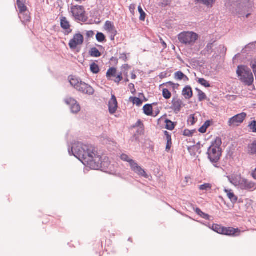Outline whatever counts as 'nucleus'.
Segmentation results:
<instances>
[{
    "label": "nucleus",
    "mask_w": 256,
    "mask_h": 256,
    "mask_svg": "<svg viewBox=\"0 0 256 256\" xmlns=\"http://www.w3.org/2000/svg\"><path fill=\"white\" fill-rule=\"evenodd\" d=\"M70 154H72L84 165L94 170H98L102 167V158L96 148L91 145L83 144L80 142L74 144L68 150Z\"/></svg>",
    "instance_id": "f257e3e1"
},
{
    "label": "nucleus",
    "mask_w": 256,
    "mask_h": 256,
    "mask_svg": "<svg viewBox=\"0 0 256 256\" xmlns=\"http://www.w3.org/2000/svg\"><path fill=\"white\" fill-rule=\"evenodd\" d=\"M222 140L220 138H216L211 146L208 148L207 154L210 162L216 168H219L217 164L222 156Z\"/></svg>",
    "instance_id": "f03ea898"
},
{
    "label": "nucleus",
    "mask_w": 256,
    "mask_h": 256,
    "mask_svg": "<svg viewBox=\"0 0 256 256\" xmlns=\"http://www.w3.org/2000/svg\"><path fill=\"white\" fill-rule=\"evenodd\" d=\"M69 81L72 86L84 94L91 96L94 93V90L90 85L82 82L75 76H69Z\"/></svg>",
    "instance_id": "7ed1b4c3"
},
{
    "label": "nucleus",
    "mask_w": 256,
    "mask_h": 256,
    "mask_svg": "<svg viewBox=\"0 0 256 256\" xmlns=\"http://www.w3.org/2000/svg\"><path fill=\"white\" fill-rule=\"evenodd\" d=\"M250 0H234L232 4V12L239 17L243 16L252 7Z\"/></svg>",
    "instance_id": "20e7f679"
},
{
    "label": "nucleus",
    "mask_w": 256,
    "mask_h": 256,
    "mask_svg": "<svg viewBox=\"0 0 256 256\" xmlns=\"http://www.w3.org/2000/svg\"><path fill=\"white\" fill-rule=\"evenodd\" d=\"M236 74L240 80L246 85L250 86L254 82V76L250 70L244 66L238 67Z\"/></svg>",
    "instance_id": "39448f33"
},
{
    "label": "nucleus",
    "mask_w": 256,
    "mask_h": 256,
    "mask_svg": "<svg viewBox=\"0 0 256 256\" xmlns=\"http://www.w3.org/2000/svg\"><path fill=\"white\" fill-rule=\"evenodd\" d=\"M180 42L186 46H192L198 38V35L193 32H184L178 36Z\"/></svg>",
    "instance_id": "423d86ee"
},
{
    "label": "nucleus",
    "mask_w": 256,
    "mask_h": 256,
    "mask_svg": "<svg viewBox=\"0 0 256 256\" xmlns=\"http://www.w3.org/2000/svg\"><path fill=\"white\" fill-rule=\"evenodd\" d=\"M70 10L72 16L76 20L82 22H85L87 20L88 18L85 15V10L82 6H72L71 7Z\"/></svg>",
    "instance_id": "0eeeda50"
},
{
    "label": "nucleus",
    "mask_w": 256,
    "mask_h": 256,
    "mask_svg": "<svg viewBox=\"0 0 256 256\" xmlns=\"http://www.w3.org/2000/svg\"><path fill=\"white\" fill-rule=\"evenodd\" d=\"M246 117V114L242 112L230 118L228 122V124L230 128H235L242 124Z\"/></svg>",
    "instance_id": "6e6552de"
},
{
    "label": "nucleus",
    "mask_w": 256,
    "mask_h": 256,
    "mask_svg": "<svg viewBox=\"0 0 256 256\" xmlns=\"http://www.w3.org/2000/svg\"><path fill=\"white\" fill-rule=\"evenodd\" d=\"M83 42V36L80 33H78L70 40L68 46L71 50H75L78 46L82 44Z\"/></svg>",
    "instance_id": "1a4fd4ad"
},
{
    "label": "nucleus",
    "mask_w": 256,
    "mask_h": 256,
    "mask_svg": "<svg viewBox=\"0 0 256 256\" xmlns=\"http://www.w3.org/2000/svg\"><path fill=\"white\" fill-rule=\"evenodd\" d=\"M64 101L66 104L70 106L72 113L77 114L80 111V106L75 99L68 97L64 100Z\"/></svg>",
    "instance_id": "9d476101"
},
{
    "label": "nucleus",
    "mask_w": 256,
    "mask_h": 256,
    "mask_svg": "<svg viewBox=\"0 0 256 256\" xmlns=\"http://www.w3.org/2000/svg\"><path fill=\"white\" fill-rule=\"evenodd\" d=\"M239 188L242 190L254 191L256 190V184L249 181L245 178H242Z\"/></svg>",
    "instance_id": "9b49d317"
},
{
    "label": "nucleus",
    "mask_w": 256,
    "mask_h": 256,
    "mask_svg": "<svg viewBox=\"0 0 256 256\" xmlns=\"http://www.w3.org/2000/svg\"><path fill=\"white\" fill-rule=\"evenodd\" d=\"M131 169L135 173L138 174L140 176H142L145 178H148V175L140 166L135 162H132V165L130 166Z\"/></svg>",
    "instance_id": "f8f14e48"
},
{
    "label": "nucleus",
    "mask_w": 256,
    "mask_h": 256,
    "mask_svg": "<svg viewBox=\"0 0 256 256\" xmlns=\"http://www.w3.org/2000/svg\"><path fill=\"white\" fill-rule=\"evenodd\" d=\"M222 234L224 235L236 236H240L241 231L238 228H234L232 227H224Z\"/></svg>",
    "instance_id": "ddd939ff"
},
{
    "label": "nucleus",
    "mask_w": 256,
    "mask_h": 256,
    "mask_svg": "<svg viewBox=\"0 0 256 256\" xmlns=\"http://www.w3.org/2000/svg\"><path fill=\"white\" fill-rule=\"evenodd\" d=\"M184 106L182 100L178 98H174L172 100V108L175 114H178L181 110L182 108Z\"/></svg>",
    "instance_id": "4468645a"
},
{
    "label": "nucleus",
    "mask_w": 256,
    "mask_h": 256,
    "mask_svg": "<svg viewBox=\"0 0 256 256\" xmlns=\"http://www.w3.org/2000/svg\"><path fill=\"white\" fill-rule=\"evenodd\" d=\"M108 110L110 114H114L118 108V102L116 97L112 94V98L108 102Z\"/></svg>",
    "instance_id": "2eb2a0df"
},
{
    "label": "nucleus",
    "mask_w": 256,
    "mask_h": 256,
    "mask_svg": "<svg viewBox=\"0 0 256 256\" xmlns=\"http://www.w3.org/2000/svg\"><path fill=\"white\" fill-rule=\"evenodd\" d=\"M60 20L61 27L66 30L65 34H68L72 31V30L70 29L69 22L67 20L66 18L64 16L60 17Z\"/></svg>",
    "instance_id": "dca6fc26"
},
{
    "label": "nucleus",
    "mask_w": 256,
    "mask_h": 256,
    "mask_svg": "<svg viewBox=\"0 0 256 256\" xmlns=\"http://www.w3.org/2000/svg\"><path fill=\"white\" fill-rule=\"evenodd\" d=\"M229 182L236 186H240L241 180L242 179L240 175L233 174L228 176Z\"/></svg>",
    "instance_id": "f3484780"
},
{
    "label": "nucleus",
    "mask_w": 256,
    "mask_h": 256,
    "mask_svg": "<svg viewBox=\"0 0 256 256\" xmlns=\"http://www.w3.org/2000/svg\"><path fill=\"white\" fill-rule=\"evenodd\" d=\"M246 150L248 154L252 156L256 154V138L250 141L248 145Z\"/></svg>",
    "instance_id": "a211bd4d"
},
{
    "label": "nucleus",
    "mask_w": 256,
    "mask_h": 256,
    "mask_svg": "<svg viewBox=\"0 0 256 256\" xmlns=\"http://www.w3.org/2000/svg\"><path fill=\"white\" fill-rule=\"evenodd\" d=\"M195 2L204 5L208 8H212L215 4L216 0H195Z\"/></svg>",
    "instance_id": "6ab92c4d"
},
{
    "label": "nucleus",
    "mask_w": 256,
    "mask_h": 256,
    "mask_svg": "<svg viewBox=\"0 0 256 256\" xmlns=\"http://www.w3.org/2000/svg\"><path fill=\"white\" fill-rule=\"evenodd\" d=\"M224 192L226 194L228 198L232 202L236 203L238 200V197L234 194L232 190L226 188L224 189Z\"/></svg>",
    "instance_id": "aec40b11"
},
{
    "label": "nucleus",
    "mask_w": 256,
    "mask_h": 256,
    "mask_svg": "<svg viewBox=\"0 0 256 256\" xmlns=\"http://www.w3.org/2000/svg\"><path fill=\"white\" fill-rule=\"evenodd\" d=\"M182 94L186 99H190L192 96V91L190 86H186L183 89Z\"/></svg>",
    "instance_id": "412c9836"
},
{
    "label": "nucleus",
    "mask_w": 256,
    "mask_h": 256,
    "mask_svg": "<svg viewBox=\"0 0 256 256\" xmlns=\"http://www.w3.org/2000/svg\"><path fill=\"white\" fill-rule=\"evenodd\" d=\"M104 28L106 30L111 32L112 34H114V36L116 34V30H115L114 26L110 22H106L104 25Z\"/></svg>",
    "instance_id": "4be33fe9"
},
{
    "label": "nucleus",
    "mask_w": 256,
    "mask_h": 256,
    "mask_svg": "<svg viewBox=\"0 0 256 256\" xmlns=\"http://www.w3.org/2000/svg\"><path fill=\"white\" fill-rule=\"evenodd\" d=\"M144 112L147 116H151L152 114V107L151 104H146L143 107Z\"/></svg>",
    "instance_id": "5701e85b"
},
{
    "label": "nucleus",
    "mask_w": 256,
    "mask_h": 256,
    "mask_svg": "<svg viewBox=\"0 0 256 256\" xmlns=\"http://www.w3.org/2000/svg\"><path fill=\"white\" fill-rule=\"evenodd\" d=\"M17 5L20 12L26 11V7L24 4L23 0H17Z\"/></svg>",
    "instance_id": "b1692460"
},
{
    "label": "nucleus",
    "mask_w": 256,
    "mask_h": 256,
    "mask_svg": "<svg viewBox=\"0 0 256 256\" xmlns=\"http://www.w3.org/2000/svg\"><path fill=\"white\" fill-rule=\"evenodd\" d=\"M134 128H137L138 127L139 129L138 130V132L140 133V134H144V126L142 122L140 120H138L135 124L133 126Z\"/></svg>",
    "instance_id": "393cba45"
},
{
    "label": "nucleus",
    "mask_w": 256,
    "mask_h": 256,
    "mask_svg": "<svg viewBox=\"0 0 256 256\" xmlns=\"http://www.w3.org/2000/svg\"><path fill=\"white\" fill-rule=\"evenodd\" d=\"M116 76V70L114 68H110L106 72V76L109 80H111V76L115 77ZM112 80H113L112 79Z\"/></svg>",
    "instance_id": "a878e982"
},
{
    "label": "nucleus",
    "mask_w": 256,
    "mask_h": 256,
    "mask_svg": "<svg viewBox=\"0 0 256 256\" xmlns=\"http://www.w3.org/2000/svg\"><path fill=\"white\" fill-rule=\"evenodd\" d=\"M224 226H222L218 224H214L212 226V229L219 234H222L223 229Z\"/></svg>",
    "instance_id": "bb28decb"
},
{
    "label": "nucleus",
    "mask_w": 256,
    "mask_h": 256,
    "mask_svg": "<svg viewBox=\"0 0 256 256\" xmlns=\"http://www.w3.org/2000/svg\"><path fill=\"white\" fill-rule=\"evenodd\" d=\"M174 78L176 79L180 80L184 78L188 80L187 76L184 75L181 71L176 72L174 74Z\"/></svg>",
    "instance_id": "cd10ccee"
},
{
    "label": "nucleus",
    "mask_w": 256,
    "mask_h": 256,
    "mask_svg": "<svg viewBox=\"0 0 256 256\" xmlns=\"http://www.w3.org/2000/svg\"><path fill=\"white\" fill-rule=\"evenodd\" d=\"M165 123L166 124V128L170 130H172L174 128L175 124L174 122H172L171 120L166 119L165 120Z\"/></svg>",
    "instance_id": "c85d7f7f"
},
{
    "label": "nucleus",
    "mask_w": 256,
    "mask_h": 256,
    "mask_svg": "<svg viewBox=\"0 0 256 256\" xmlns=\"http://www.w3.org/2000/svg\"><path fill=\"white\" fill-rule=\"evenodd\" d=\"M195 212L202 218L206 220H210V216L208 214L203 212L199 208H196L195 210Z\"/></svg>",
    "instance_id": "c756f323"
},
{
    "label": "nucleus",
    "mask_w": 256,
    "mask_h": 256,
    "mask_svg": "<svg viewBox=\"0 0 256 256\" xmlns=\"http://www.w3.org/2000/svg\"><path fill=\"white\" fill-rule=\"evenodd\" d=\"M90 69L91 72L94 74H98L100 71V68L98 65L94 62L90 64Z\"/></svg>",
    "instance_id": "7c9ffc66"
},
{
    "label": "nucleus",
    "mask_w": 256,
    "mask_h": 256,
    "mask_svg": "<svg viewBox=\"0 0 256 256\" xmlns=\"http://www.w3.org/2000/svg\"><path fill=\"white\" fill-rule=\"evenodd\" d=\"M90 54L91 56L94 57H99L101 56L100 52L96 48H91L90 51Z\"/></svg>",
    "instance_id": "2f4dec72"
},
{
    "label": "nucleus",
    "mask_w": 256,
    "mask_h": 256,
    "mask_svg": "<svg viewBox=\"0 0 256 256\" xmlns=\"http://www.w3.org/2000/svg\"><path fill=\"white\" fill-rule=\"evenodd\" d=\"M199 84L203 86L206 88H209L210 86V85L208 82L202 78H200L198 79L197 81Z\"/></svg>",
    "instance_id": "473e14b6"
},
{
    "label": "nucleus",
    "mask_w": 256,
    "mask_h": 256,
    "mask_svg": "<svg viewBox=\"0 0 256 256\" xmlns=\"http://www.w3.org/2000/svg\"><path fill=\"white\" fill-rule=\"evenodd\" d=\"M212 188V185L210 184L206 183L199 186V189L202 190H209Z\"/></svg>",
    "instance_id": "72a5a7b5"
},
{
    "label": "nucleus",
    "mask_w": 256,
    "mask_h": 256,
    "mask_svg": "<svg viewBox=\"0 0 256 256\" xmlns=\"http://www.w3.org/2000/svg\"><path fill=\"white\" fill-rule=\"evenodd\" d=\"M196 90L198 92V96L199 101H200V102L202 101L203 100H204L206 98V95L203 92H202L201 90H200L197 88H196Z\"/></svg>",
    "instance_id": "f704fd0d"
},
{
    "label": "nucleus",
    "mask_w": 256,
    "mask_h": 256,
    "mask_svg": "<svg viewBox=\"0 0 256 256\" xmlns=\"http://www.w3.org/2000/svg\"><path fill=\"white\" fill-rule=\"evenodd\" d=\"M120 158L122 160L128 162L130 164V166L132 165V162H134L132 159H130L128 156L126 154H122Z\"/></svg>",
    "instance_id": "c9c22d12"
},
{
    "label": "nucleus",
    "mask_w": 256,
    "mask_h": 256,
    "mask_svg": "<svg viewBox=\"0 0 256 256\" xmlns=\"http://www.w3.org/2000/svg\"><path fill=\"white\" fill-rule=\"evenodd\" d=\"M162 96L164 98L168 100L170 98L172 94L166 88H164L162 90Z\"/></svg>",
    "instance_id": "e433bc0d"
},
{
    "label": "nucleus",
    "mask_w": 256,
    "mask_h": 256,
    "mask_svg": "<svg viewBox=\"0 0 256 256\" xmlns=\"http://www.w3.org/2000/svg\"><path fill=\"white\" fill-rule=\"evenodd\" d=\"M138 10L140 14V20H144L145 18H146V13L144 12V11L142 10V8L141 7V6H138Z\"/></svg>",
    "instance_id": "4c0bfd02"
},
{
    "label": "nucleus",
    "mask_w": 256,
    "mask_h": 256,
    "mask_svg": "<svg viewBox=\"0 0 256 256\" xmlns=\"http://www.w3.org/2000/svg\"><path fill=\"white\" fill-rule=\"evenodd\" d=\"M96 38L98 42H103L105 40L106 37L102 33L98 32L96 35Z\"/></svg>",
    "instance_id": "58836bf2"
},
{
    "label": "nucleus",
    "mask_w": 256,
    "mask_h": 256,
    "mask_svg": "<svg viewBox=\"0 0 256 256\" xmlns=\"http://www.w3.org/2000/svg\"><path fill=\"white\" fill-rule=\"evenodd\" d=\"M248 127L253 132H256V121H252L249 124Z\"/></svg>",
    "instance_id": "ea45409f"
},
{
    "label": "nucleus",
    "mask_w": 256,
    "mask_h": 256,
    "mask_svg": "<svg viewBox=\"0 0 256 256\" xmlns=\"http://www.w3.org/2000/svg\"><path fill=\"white\" fill-rule=\"evenodd\" d=\"M116 78L113 80L115 82L119 83L122 80V72L119 73L116 76Z\"/></svg>",
    "instance_id": "a19ab883"
},
{
    "label": "nucleus",
    "mask_w": 256,
    "mask_h": 256,
    "mask_svg": "<svg viewBox=\"0 0 256 256\" xmlns=\"http://www.w3.org/2000/svg\"><path fill=\"white\" fill-rule=\"evenodd\" d=\"M212 48H213L212 43H209L208 44L206 48H205V50H206V52L208 54H211V52H212Z\"/></svg>",
    "instance_id": "79ce46f5"
},
{
    "label": "nucleus",
    "mask_w": 256,
    "mask_h": 256,
    "mask_svg": "<svg viewBox=\"0 0 256 256\" xmlns=\"http://www.w3.org/2000/svg\"><path fill=\"white\" fill-rule=\"evenodd\" d=\"M133 102L134 104H136L137 106H140L142 104V101L141 100L138 98H133Z\"/></svg>",
    "instance_id": "37998d69"
},
{
    "label": "nucleus",
    "mask_w": 256,
    "mask_h": 256,
    "mask_svg": "<svg viewBox=\"0 0 256 256\" xmlns=\"http://www.w3.org/2000/svg\"><path fill=\"white\" fill-rule=\"evenodd\" d=\"M188 122L190 123L192 125H193L196 122L195 118L194 116H190L188 120Z\"/></svg>",
    "instance_id": "c03bdc74"
},
{
    "label": "nucleus",
    "mask_w": 256,
    "mask_h": 256,
    "mask_svg": "<svg viewBox=\"0 0 256 256\" xmlns=\"http://www.w3.org/2000/svg\"><path fill=\"white\" fill-rule=\"evenodd\" d=\"M251 66L254 74L256 76V61L252 62L251 63Z\"/></svg>",
    "instance_id": "a18cd8bd"
},
{
    "label": "nucleus",
    "mask_w": 256,
    "mask_h": 256,
    "mask_svg": "<svg viewBox=\"0 0 256 256\" xmlns=\"http://www.w3.org/2000/svg\"><path fill=\"white\" fill-rule=\"evenodd\" d=\"M172 144V142H167L166 146V151H169L170 150Z\"/></svg>",
    "instance_id": "49530a36"
},
{
    "label": "nucleus",
    "mask_w": 256,
    "mask_h": 256,
    "mask_svg": "<svg viewBox=\"0 0 256 256\" xmlns=\"http://www.w3.org/2000/svg\"><path fill=\"white\" fill-rule=\"evenodd\" d=\"M94 32L92 30H90L87 32L86 36L88 38H92L94 36Z\"/></svg>",
    "instance_id": "de8ad7c7"
},
{
    "label": "nucleus",
    "mask_w": 256,
    "mask_h": 256,
    "mask_svg": "<svg viewBox=\"0 0 256 256\" xmlns=\"http://www.w3.org/2000/svg\"><path fill=\"white\" fill-rule=\"evenodd\" d=\"M206 128H204V126H202V127H200L198 130V131L201 133H204L206 132Z\"/></svg>",
    "instance_id": "09e8293b"
},
{
    "label": "nucleus",
    "mask_w": 256,
    "mask_h": 256,
    "mask_svg": "<svg viewBox=\"0 0 256 256\" xmlns=\"http://www.w3.org/2000/svg\"><path fill=\"white\" fill-rule=\"evenodd\" d=\"M210 120L206 121L204 124H203L204 128H206V129L208 126H210Z\"/></svg>",
    "instance_id": "8fccbe9b"
},
{
    "label": "nucleus",
    "mask_w": 256,
    "mask_h": 256,
    "mask_svg": "<svg viewBox=\"0 0 256 256\" xmlns=\"http://www.w3.org/2000/svg\"><path fill=\"white\" fill-rule=\"evenodd\" d=\"M129 88L132 90H132L135 91L134 89V86L133 84H130L128 85Z\"/></svg>",
    "instance_id": "3c124183"
},
{
    "label": "nucleus",
    "mask_w": 256,
    "mask_h": 256,
    "mask_svg": "<svg viewBox=\"0 0 256 256\" xmlns=\"http://www.w3.org/2000/svg\"><path fill=\"white\" fill-rule=\"evenodd\" d=\"M252 177L254 178L256 180V168H255L254 170L252 172Z\"/></svg>",
    "instance_id": "603ef678"
},
{
    "label": "nucleus",
    "mask_w": 256,
    "mask_h": 256,
    "mask_svg": "<svg viewBox=\"0 0 256 256\" xmlns=\"http://www.w3.org/2000/svg\"><path fill=\"white\" fill-rule=\"evenodd\" d=\"M134 5H130V11L132 12H134Z\"/></svg>",
    "instance_id": "864d4df0"
},
{
    "label": "nucleus",
    "mask_w": 256,
    "mask_h": 256,
    "mask_svg": "<svg viewBox=\"0 0 256 256\" xmlns=\"http://www.w3.org/2000/svg\"><path fill=\"white\" fill-rule=\"evenodd\" d=\"M166 136L167 142H172L171 136L170 134H168Z\"/></svg>",
    "instance_id": "5fc2aeb1"
},
{
    "label": "nucleus",
    "mask_w": 256,
    "mask_h": 256,
    "mask_svg": "<svg viewBox=\"0 0 256 256\" xmlns=\"http://www.w3.org/2000/svg\"><path fill=\"white\" fill-rule=\"evenodd\" d=\"M136 78V76L134 74H132V79H135Z\"/></svg>",
    "instance_id": "6e6d98bb"
},
{
    "label": "nucleus",
    "mask_w": 256,
    "mask_h": 256,
    "mask_svg": "<svg viewBox=\"0 0 256 256\" xmlns=\"http://www.w3.org/2000/svg\"><path fill=\"white\" fill-rule=\"evenodd\" d=\"M164 134L166 136L168 134H170L167 131L164 132Z\"/></svg>",
    "instance_id": "4d7b16f0"
},
{
    "label": "nucleus",
    "mask_w": 256,
    "mask_h": 256,
    "mask_svg": "<svg viewBox=\"0 0 256 256\" xmlns=\"http://www.w3.org/2000/svg\"><path fill=\"white\" fill-rule=\"evenodd\" d=\"M162 44L164 45V46L165 48L166 47V44L164 42H162Z\"/></svg>",
    "instance_id": "13d9d810"
},
{
    "label": "nucleus",
    "mask_w": 256,
    "mask_h": 256,
    "mask_svg": "<svg viewBox=\"0 0 256 256\" xmlns=\"http://www.w3.org/2000/svg\"><path fill=\"white\" fill-rule=\"evenodd\" d=\"M250 14H246V18H248L250 16Z\"/></svg>",
    "instance_id": "bf43d9fd"
},
{
    "label": "nucleus",
    "mask_w": 256,
    "mask_h": 256,
    "mask_svg": "<svg viewBox=\"0 0 256 256\" xmlns=\"http://www.w3.org/2000/svg\"><path fill=\"white\" fill-rule=\"evenodd\" d=\"M168 84H170V85H173L174 84L172 82H169Z\"/></svg>",
    "instance_id": "052dcab7"
},
{
    "label": "nucleus",
    "mask_w": 256,
    "mask_h": 256,
    "mask_svg": "<svg viewBox=\"0 0 256 256\" xmlns=\"http://www.w3.org/2000/svg\"><path fill=\"white\" fill-rule=\"evenodd\" d=\"M125 82H128V78L126 79V80H125Z\"/></svg>",
    "instance_id": "680f3d73"
},
{
    "label": "nucleus",
    "mask_w": 256,
    "mask_h": 256,
    "mask_svg": "<svg viewBox=\"0 0 256 256\" xmlns=\"http://www.w3.org/2000/svg\"><path fill=\"white\" fill-rule=\"evenodd\" d=\"M184 134H185V135H186V136H187V135H188V132H186H186H184Z\"/></svg>",
    "instance_id": "e2e57ef3"
},
{
    "label": "nucleus",
    "mask_w": 256,
    "mask_h": 256,
    "mask_svg": "<svg viewBox=\"0 0 256 256\" xmlns=\"http://www.w3.org/2000/svg\"><path fill=\"white\" fill-rule=\"evenodd\" d=\"M184 134H185V135H186V136H187V135H188V132H186H186H184Z\"/></svg>",
    "instance_id": "0e129e2a"
}]
</instances>
